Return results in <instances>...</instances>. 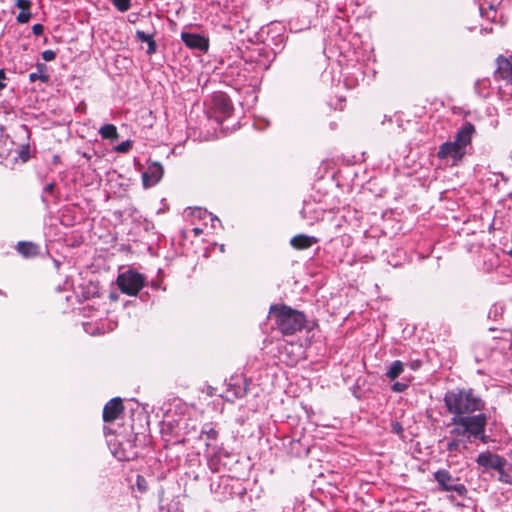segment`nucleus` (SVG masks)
<instances>
[{
  "label": "nucleus",
  "mask_w": 512,
  "mask_h": 512,
  "mask_svg": "<svg viewBox=\"0 0 512 512\" xmlns=\"http://www.w3.org/2000/svg\"><path fill=\"white\" fill-rule=\"evenodd\" d=\"M444 406L451 415L446 424L448 429L446 450L449 454L465 451L470 444L490 441L486 433L489 415L484 412L485 400L472 388L456 387L448 390L443 397Z\"/></svg>",
  "instance_id": "nucleus-1"
},
{
  "label": "nucleus",
  "mask_w": 512,
  "mask_h": 512,
  "mask_svg": "<svg viewBox=\"0 0 512 512\" xmlns=\"http://www.w3.org/2000/svg\"><path fill=\"white\" fill-rule=\"evenodd\" d=\"M475 127L470 122H465L457 131L453 141L444 142L439 146L437 158L446 165L456 166L467 153V147L472 142Z\"/></svg>",
  "instance_id": "nucleus-2"
},
{
  "label": "nucleus",
  "mask_w": 512,
  "mask_h": 512,
  "mask_svg": "<svg viewBox=\"0 0 512 512\" xmlns=\"http://www.w3.org/2000/svg\"><path fill=\"white\" fill-rule=\"evenodd\" d=\"M269 317L274 319L277 330L283 335H294L308 328L305 314L285 304L271 305Z\"/></svg>",
  "instance_id": "nucleus-3"
},
{
  "label": "nucleus",
  "mask_w": 512,
  "mask_h": 512,
  "mask_svg": "<svg viewBox=\"0 0 512 512\" xmlns=\"http://www.w3.org/2000/svg\"><path fill=\"white\" fill-rule=\"evenodd\" d=\"M144 280L145 278L142 274L128 270L118 276L117 285L123 293L134 296L144 286Z\"/></svg>",
  "instance_id": "nucleus-4"
},
{
  "label": "nucleus",
  "mask_w": 512,
  "mask_h": 512,
  "mask_svg": "<svg viewBox=\"0 0 512 512\" xmlns=\"http://www.w3.org/2000/svg\"><path fill=\"white\" fill-rule=\"evenodd\" d=\"M434 479L443 491L455 492L460 497L467 494L465 485L459 482V478H454L446 469H439L434 472Z\"/></svg>",
  "instance_id": "nucleus-5"
},
{
  "label": "nucleus",
  "mask_w": 512,
  "mask_h": 512,
  "mask_svg": "<svg viewBox=\"0 0 512 512\" xmlns=\"http://www.w3.org/2000/svg\"><path fill=\"white\" fill-rule=\"evenodd\" d=\"M249 382L243 375L231 376L227 383V389L225 395L222 397L233 403L236 399L243 398L248 392Z\"/></svg>",
  "instance_id": "nucleus-6"
},
{
  "label": "nucleus",
  "mask_w": 512,
  "mask_h": 512,
  "mask_svg": "<svg viewBox=\"0 0 512 512\" xmlns=\"http://www.w3.org/2000/svg\"><path fill=\"white\" fill-rule=\"evenodd\" d=\"M475 461L484 469H493L495 471L501 469L502 464H506L505 458L490 451L481 452Z\"/></svg>",
  "instance_id": "nucleus-7"
},
{
  "label": "nucleus",
  "mask_w": 512,
  "mask_h": 512,
  "mask_svg": "<svg viewBox=\"0 0 512 512\" xmlns=\"http://www.w3.org/2000/svg\"><path fill=\"white\" fill-rule=\"evenodd\" d=\"M181 39L184 44L194 50L207 52L209 49V39L203 35L190 32H182Z\"/></svg>",
  "instance_id": "nucleus-8"
},
{
  "label": "nucleus",
  "mask_w": 512,
  "mask_h": 512,
  "mask_svg": "<svg viewBox=\"0 0 512 512\" xmlns=\"http://www.w3.org/2000/svg\"><path fill=\"white\" fill-rule=\"evenodd\" d=\"M497 69L495 77L504 80L507 84L512 86V55L505 57L500 55L496 58Z\"/></svg>",
  "instance_id": "nucleus-9"
},
{
  "label": "nucleus",
  "mask_w": 512,
  "mask_h": 512,
  "mask_svg": "<svg viewBox=\"0 0 512 512\" xmlns=\"http://www.w3.org/2000/svg\"><path fill=\"white\" fill-rule=\"evenodd\" d=\"M124 409L121 398L115 397L109 400L103 408V421L112 422L118 418Z\"/></svg>",
  "instance_id": "nucleus-10"
},
{
  "label": "nucleus",
  "mask_w": 512,
  "mask_h": 512,
  "mask_svg": "<svg viewBox=\"0 0 512 512\" xmlns=\"http://www.w3.org/2000/svg\"><path fill=\"white\" fill-rule=\"evenodd\" d=\"M163 173L164 170L160 163L154 162L150 164L147 171L142 174L144 186L150 187L157 184L161 180Z\"/></svg>",
  "instance_id": "nucleus-11"
},
{
  "label": "nucleus",
  "mask_w": 512,
  "mask_h": 512,
  "mask_svg": "<svg viewBox=\"0 0 512 512\" xmlns=\"http://www.w3.org/2000/svg\"><path fill=\"white\" fill-rule=\"evenodd\" d=\"M318 239L314 236H308L305 234H298L291 238L290 245L297 250H304L310 248L316 244Z\"/></svg>",
  "instance_id": "nucleus-12"
},
{
  "label": "nucleus",
  "mask_w": 512,
  "mask_h": 512,
  "mask_svg": "<svg viewBox=\"0 0 512 512\" xmlns=\"http://www.w3.org/2000/svg\"><path fill=\"white\" fill-rule=\"evenodd\" d=\"M214 106L215 109L223 115V117H229L233 111V105L230 99L224 94L214 97Z\"/></svg>",
  "instance_id": "nucleus-13"
},
{
  "label": "nucleus",
  "mask_w": 512,
  "mask_h": 512,
  "mask_svg": "<svg viewBox=\"0 0 512 512\" xmlns=\"http://www.w3.org/2000/svg\"><path fill=\"white\" fill-rule=\"evenodd\" d=\"M38 246L32 242H19L17 251L24 257H34L38 254Z\"/></svg>",
  "instance_id": "nucleus-14"
},
{
  "label": "nucleus",
  "mask_w": 512,
  "mask_h": 512,
  "mask_svg": "<svg viewBox=\"0 0 512 512\" xmlns=\"http://www.w3.org/2000/svg\"><path fill=\"white\" fill-rule=\"evenodd\" d=\"M403 371H404V363L400 360H395L389 365V367L386 371V377L389 380L394 381L403 373Z\"/></svg>",
  "instance_id": "nucleus-15"
},
{
  "label": "nucleus",
  "mask_w": 512,
  "mask_h": 512,
  "mask_svg": "<svg viewBox=\"0 0 512 512\" xmlns=\"http://www.w3.org/2000/svg\"><path fill=\"white\" fill-rule=\"evenodd\" d=\"M206 439V446L210 447V441H215L218 437V431L215 430V428L212 426L211 423H206L202 426L201 432H200V438Z\"/></svg>",
  "instance_id": "nucleus-16"
},
{
  "label": "nucleus",
  "mask_w": 512,
  "mask_h": 512,
  "mask_svg": "<svg viewBox=\"0 0 512 512\" xmlns=\"http://www.w3.org/2000/svg\"><path fill=\"white\" fill-rule=\"evenodd\" d=\"M36 72H32L29 75L30 82H35L36 80H41V82L46 83L49 80V76L45 73L47 67L43 63H37Z\"/></svg>",
  "instance_id": "nucleus-17"
},
{
  "label": "nucleus",
  "mask_w": 512,
  "mask_h": 512,
  "mask_svg": "<svg viewBox=\"0 0 512 512\" xmlns=\"http://www.w3.org/2000/svg\"><path fill=\"white\" fill-rule=\"evenodd\" d=\"M99 134L103 139L116 140L119 135L117 132V128L113 124H104L99 129Z\"/></svg>",
  "instance_id": "nucleus-18"
},
{
  "label": "nucleus",
  "mask_w": 512,
  "mask_h": 512,
  "mask_svg": "<svg viewBox=\"0 0 512 512\" xmlns=\"http://www.w3.org/2000/svg\"><path fill=\"white\" fill-rule=\"evenodd\" d=\"M491 86V81L489 78H482L476 80L474 84L475 92L481 96L486 97L489 94V88Z\"/></svg>",
  "instance_id": "nucleus-19"
},
{
  "label": "nucleus",
  "mask_w": 512,
  "mask_h": 512,
  "mask_svg": "<svg viewBox=\"0 0 512 512\" xmlns=\"http://www.w3.org/2000/svg\"><path fill=\"white\" fill-rule=\"evenodd\" d=\"M497 472L499 474L498 481L512 485V473L507 462L502 464L501 469H498Z\"/></svg>",
  "instance_id": "nucleus-20"
},
{
  "label": "nucleus",
  "mask_w": 512,
  "mask_h": 512,
  "mask_svg": "<svg viewBox=\"0 0 512 512\" xmlns=\"http://www.w3.org/2000/svg\"><path fill=\"white\" fill-rule=\"evenodd\" d=\"M114 6L120 11V12H126L130 9L131 1L130 0H112Z\"/></svg>",
  "instance_id": "nucleus-21"
},
{
  "label": "nucleus",
  "mask_w": 512,
  "mask_h": 512,
  "mask_svg": "<svg viewBox=\"0 0 512 512\" xmlns=\"http://www.w3.org/2000/svg\"><path fill=\"white\" fill-rule=\"evenodd\" d=\"M132 147V142L130 140H126L121 142L115 147V151L119 153H127Z\"/></svg>",
  "instance_id": "nucleus-22"
},
{
  "label": "nucleus",
  "mask_w": 512,
  "mask_h": 512,
  "mask_svg": "<svg viewBox=\"0 0 512 512\" xmlns=\"http://www.w3.org/2000/svg\"><path fill=\"white\" fill-rule=\"evenodd\" d=\"M409 387L407 382H394L391 386V390L396 393H402Z\"/></svg>",
  "instance_id": "nucleus-23"
},
{
  "label": "nucleus",
  "mask_w": 512,
  "mask_h": 512,
  "mask_svg": "<svg viewBox=\"0 0 512 512\" xmlns=\"http://www.w3.org/2000/svg\"><path fill=\"white\" fill-rule=\"evenodd\" d=\"M31 18L30 10H23L17 15V21L21 24L27 23Z\"/></svg>",
  "instance_id": "nucleus-24"
},
{
  "label": "nucleus",
  "mask_w": 512,
  "mask_h": 512,
  "mask_svg": "<svg viewBox=\"0 0 512 512\" xmlns=\"http://www.w3.org/2000/svg\"><path fill=\"white\" fill-rule=\"evenodd\" d=\"M136 38L142 42L148 43L151 39H153V36L151 34L145 33L144 31L137 30Z\"/></svg>",
  "instance_id": "nucleus-25"
},
{
  "label": "nucleus",
  "mask_w": 512,
  "mask_h": 512,
  "mask_svg": "<svg viewBox=\"0 0 512 512\" xmlns=\"http://www.w3.org/2000/svg\"><path fill=\"white\" fill-rule=\"evenodd\" d=\"M41 56L44 61L50 62L56 58V52L53 50H45L41 53Z\"/></svg>",
  "instance_id": "nucleus-26"
},
{
  "label": "nucleus",
  "mask_w": 512,
  "mask_h": 512,
  "mask_svg": "<svg viewBox=\"0 0 512 512\" xmlns=\"http://www.w3.org/2000/svg\"><path fill=\"white\" fill-rule=\"evenodd\" d=\"M391 431L399 436H402L404 428L400 422L394 421L391 423Z\"/></svg>",
  "instance_id": "nucleus-27"
},
{
  "label": "nucleus",
  "mask_w": 512,
  "mask_h": 512,
  "mask_svg": "<svg viewBox=\"0 0 512 512\" xmlns=\"http://www.w3.org/2000/svg\"><path fill=\"white\" fill-rule=\"evenodd\" d=\"M16 6L19 9H21V11H23V10H30L31 2L29 0H17L16 1Z\"/></svg>",
  "instance_id": "nucleus-28"
},
{
  "label": "nucleus",
  "mask_w": 512,
  "mask_h": 512,
  "mask_svg": "<svg viewBox=\"0 0 512 512\" xmlns=\"http://www.w3.org/2000/svg\"><path fill=\"white\" fill-rule=\"evenodd\" d=\"M17 155L22 159L23 162H26L29 159V149L28 146L16 151Z\"/></svg>",
  "instance_id": "nucleus-29"
},
{
  "label": "nucleus",
  "mask_w": 512,
  "mask_h": 512,
  "mask_svg": "<svg viewBox=\"0 0 512 512\" xmlns=\"http://www.w3.org/2000/svg\"><path fill=\"white\" fill-rule=\"evenodd\" d=\"M43 31H44V26L42 24H40V23L34 24L32 26V32L36 36L42 35Z\"/></svg>",
  "instance_id": "nucleus-30"
},
{
  "label": "nucleus",
  "mask_w": 512,
  "mask_h": 512,
  "mask_svg": "<svg viewBox=\"0 0 512 512\" xmlns=\"http://www.w3.org/2000/svg\"><path fill=\"white\" fill-rule=\"evenodd\" d=\"M147 44H148L147 54L152 55V54L156 53L157 44H156L155 40L151 39Z\"/></svg>",
  "instance_id": "nucleus-31"
},
{
  "label": "nucleus",
  "mask_w": 512,
  "mask_h": 512,
  "mask_svg": "<svg viewBox=\"0 0 512 512\" xmlns=\"http://www.w3.org/2000/svg\"><path fill=\"white\" fill-rule=\"evenodd\" d=\"M5 79H6L5 72L3 69H0V90L4 89L6 86Z\"/></svg>",
  "instance_id": "nucleus-32"
},
{
  "label": "nucleus",
  "mask_w": 512,
  "mask_h": 512,
  "mask_svg": "<svg viewBox=\"0 0 512 512\" xmlns=\"http://www.w3.org/2000/svg\"><path fill=\"white\" fill-rule=\"evenodd\" d=\"M144 481H145V480H144V478H143L142 476H138V477H137V485H138V488H139L140 490H142V491H144V490L146 489V488H145V486H143V483H142V482H144Z\"/></svg>",
  "instance_id": "nucleus-33"
},
{
  "label": "nucleus",
  "mask_w": 512,
  "mask_h": 512,
  "mask_svg": "<svg viewBox=\"0 0 512 512\" xmlns=\"http://www.w3.org/2000/svg\"><path fill=\"white\" fill-rule=\"evenodd\" d=\"M54 188H55V184H54V183H49V184H47V185L45 186L44 190H45L46 192L51 193V192H53Z\"/></svg>",
  "instance_id": "nucleus-34"
},
{
  "label": "nucleus",
  "mask_w": 512,
  "mask_h": 512,
  "mask_svg": "<svg viewBox=\"0 0 512 512\" xmlns=\"http://www.w3.org/2000/svg\"><path fill=\"white\" fill-rule=\"evenodd\" d=\"M78 153H79L82 157L86 158L87 160H90V159L92 158V154H90V153H88V152H80V151H78Z\"/></svg>",
  "instance_id": "nucleus-35"
},
{
  "label": "nucleus",
  "mask_w": 512,
  "mask_h": 512,
  "mask_svg": "<svg viewBox=\"0 0 512 512\" xmlns=\"http://www.w3.org/2000/svg\"><path fill=\"white\" fill-rule=\"evenodd\" d=\"M419 366H420V362H419V361H415V362H412V363H411V368H412L413 370L418 369V368H419Z\"/></svg>",
  "instance_id": "nucleus-36"
},
{
  "label": "nucleus",
  "mask_w": 512,
  "mask_h": 512,
  "mask_svg": "<svg viewBox=\"0 0 512 512\" xmlns=\"http://www.w3.org/2000/svg\"><path fill=\"white\" fill-rule=\"evenodd\" d=\"M214 391H215V389H214L213 387H211V386H209V387L207 388V394H208L209 396H213V395H214Z\"/></svg>",
  "instance_id": "nucleus-37"
},
{
  "label": "nucleus",
  "mask_w": 512,
  "mask_h": 512,
  "mask_svg": "<svg viewBox=\"0 0 512 512\" xmlns=\"http://www.w3.org/2000/svg\"><path fill=\"white\" fill-rule=\"evenodd\" d=\"M482 32H485V33H491L492 32V27H486L484 29H482Z\"/></svg>",
  "instance_id": "nucleus-38"
},
{
  "label": "nucleus",
  "mask_w": 512,
  "mask_h": 512,
  "mask_svg": "<svg viewBox=\"0 0 512 512\" xmlns=\"http://www.w3.org/2000/svg\"><path fill=\"white\" fill-rule=\"evenodd\" d=\"M194 232H195L196 235H199L202 232V230L199 229V228H195Z\"/></svg>",
  "instance_id": "nucleus-39"
},
{
  "label": "nucleus",
  "mask_w": 512,
  "mask_h": 512,
  "mask_svg": "<svg viewBox=\"0 0 512 512\" xmlns=\"http://www.w3.org/2000/svg\"><path fill=\"white\" fill-rule=\"evenodd\" d=\"M212 222L217 221L219 222V219L217 217H211Z\"/></svg>",
  "instance_id": "nucleus-40"
},
{
  "label": "nucleus",
  "mask_w": 512,
  "mask_h": 512,
  "mask_svg": "<svg viewBox=\"0 0 512 512\" xmlns=\"http://www.w3.org/2000/svg\"><path fill=\"white\" fill-rule=\"evenodd\" d=\"M508 254H509L510 256H512V249L508 252Z\"/></svg>",
  "instance_id": "nucleus-41"
}]
</instances>
